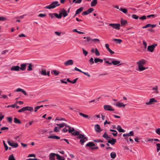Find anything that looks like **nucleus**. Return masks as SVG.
<instances>
[{
	"label": "nucleus",
	"instance_id": "1",
	"mask_svg": "<svg viewBox=\"0 0 160 160\" xmlns=\"http://www.w3.org/2000/svg\"><path fill=\"white\" fill-rule=\"evenodd\" d=\"M146 61L144 59H142L136 62L138 66V68L139 71L141 72L145 70L148 68H146L143 66V65L146 63Z\"/></svg>",
	"mask_w": 160,
	"mask_h": 160
},
{
	"label": "nucleus",
	"instance_id": "2",
	"mask_svg": "<svg viewBox=\"0 0 160 160\" xmlns=\"http://www.w3.org/2000/svg\"><path fill=\"white\" fill-rule=\"evenodd\" d=\"M60 5V4L59 3V2L58 1H54L52 2L50 5L48 6H46L44 7V8H47L48 9H50L52 8H54Z\"/></svg>",
	"mask_w": 160,
	"mask_h": 160
},
{
	"label": "nucleus",
	"instance_id": "3",
	"mask_svg": "<svg viewBox=\"0 0 160 160\" xmlns=\"http://www.w3.org/2000/svg\"><path fill=\"white\" fill-rule=\"evenodd\" d=\"M77 138L80 139V142L82 145H83L84 142L88 140L87 138L82 134H80L79 136H78Z\"/></svg>",
	"mask_w": 160,
	"mask_h": 160
},
{
	"label": "nucleus",
	"instance_id": "4",
	"mask_svg": "<svg viewBox=\"0 0 160 160\" xmlns=\"http://www.w3.org/2000/svg\"><path fill=\"white\" fill-rule=\"evenodd\" d=\"M157 46V44L156 43H154L151 45L149 46L148 47V50L151 52H152L154 49Z\"/></svg>",
	"mask_w": 160,
	"mask_h": 160
},
{
	"label": "nucleus",
	"instance_id": "5",
	"mask_svg": "<svg viewBox=\"0 0 160 160\" xmlns=\"http://www.w3.org/2000/svg\"><path fill=\"white\" fill-rule=\"evenodd\" d=\"M103 108L105 110L109 111H114V109L111 106L108 105H105L103 106Z\"/></svg>",
	"mask_w": 160,
	"mask_h": 160
},
{
	"label": "nucleus",
	"instance_id": "6",
	"mask_svg": "<svg viewBox=\"0 0 160 160\" xmlns=\"http://www.w3.org/2000/svg\"><path fill=\"white\" fill-rule=\"evenodd\" d=\"M109 25L112 27V28L117 29H120V25L119 23L113 24V23H110Z\"/></svg>",
	"mask_w": 160,
	"mask_h": 160
},
{
	"label": "nucleus",
	"instance_id": "7",
	"mask_svg": "<svg viewBox=\"0 0 160 160\" xmlns=\"http://www.w3.org/2000/svg\"><path fill=\"white\" fill-rule=\"evenodd\" d=\"M7 142L10 146L13 147L14 148H16L18 146V144L17 143H14L13 141L8 140Z\"/></svg>",
	"mask_w": 160,
	"mask_h": 160
},
{
	"label": "nucleus",
	"instance_id": "8",
	"mask_svg": "<svg viewBox=\"0 0 160 160\" xmlns=\"http://www.w3.org/2000/svg\"><path fill=\"white\" fill-rule=\"evenodd\" d=\"M60 14V15H61V17L62 15H63V16L64 17H66L68 15V14L67 12V11L64 8H62L61 9Z\"/></svg>",
	"mask_w": 160,
	"mask_h": 160
},
{
	"label": "nucleus",
	"instance_id": "9",
	"mask_svg": "<svg viewBox=\"0 0 160 160\" xmlns=\"http://www.w3.org/2000/svg\"><path fill=\"white\" fill-rule=\"evenodd\" d=\"M73 64V61L71 59L69 60L64 62V65L65 66L72 65Z\"/></svg>",
	"mask_w": 160,
	"mask_h": 160
},
{
	"label": "nucleus",
	"instance_id": "10",
	"mask_svg": "<svg viewBox=\"0 0 160 160\" xmlns=\"http://www.w3.org/2000/svg\"><path fill=\"white\" fill-rule=\"evenodd\" d=\"M20 67L18 66H13L11 68L12 71H18L20 70Z\"/></svg>",
	"mask_w": 160,
	"mask_h": 160
},
{
	"label": "nucleus",
	"instance_id": "11",
	"mask_svg": "<svg viewBox=\"0 0 160 160\" xmlns=\"http://www.w3.org/2000/svg\"><path fill=\"white\" fill-rule=\"evenodd\" d=\"M94 128L95 131L97 132H100L102 130L100 126L98 124H96L95 125Z\"/></svg>",
	"mask_w": 160,
	"mask_h": 160
},
{
	"label": "nucleus",
	"instance_id": "12",
	"mask_svg": "<svg viewBox=\"0 0 160 160\" xmlns=\"http://www.w3.org/2000/svg\"><path fill=\"white\" fill-rule=\"evenodd\" d=\"M27 65V63L21 64L20 65V69L22 71L25 70L26 68Z\"/></svg>",
	"mask_w": 160,
	"mask_h": 160
},
{
	"label": "nucleus",
	"instance_id": "13",
	"mask_svg": "<svg viewBox=\"0 0 160 160\" xmlns=\"http://www.w3.org/2000/svg\"><path fill=\"white\" fill-rule=\"evenodd\" d=\"M56 153H51L49 155V160H55V156Z\"/></svg>",
	"mask_w": 160,
	"mask_h": 160
},
{
	"label": "nucleus",
	"instance_id": "14",
	"mask_svg": "<svg viewBox=\"0 0 160 160\" xmlns=\"http://www.w3.org/2000/svg\"><path fill=\"white\" fill-rule=\"evenodd\" d=\"M116 142V139L113 138H112V140H109L108 141V143L111 144L112 145L114 144Z\"/></svg>",
	"mask_w": 160,
	"mask_h": 160
},
{
	"label": "nucleus",
	"instance_id": "15",
	"mask_svg": "<svg viewBox=\"0 0 160 160\" xmlns=\"http://www.w3.org/2000/svg\"><path fill=\"white\" fill-rule=\"evenodd\" d=\"M157 101H156L155 99L154 98H152L150 99L149 101L148 102H147L146 103V104L147 105H150L152 104V102H156Z\"/></svg>",
	"mask_w": 160,
	"mask_h": 160
},
{
	"label": "nucleus",
	"instance_id": "16",
	"mask_svg": "<svg viewBox=\"0 0 160 160\" xmlns=\"http://www.w3.org/2000/svg\"><path fill=\"white\" fill-rule=\"evenodd\" d=\"M47 72L45 69H42L41 71L40 72V74L42 75H47Z\"/></svg>",
	"mask_w": 160,
	"mask_h": 160
},
{
	"label": "nucleus",
	"instance_id": "17",
	"mask_svg": "<svg viewBox=\"0 0 160 160\" xmlns=\"http://www.w3.org/2000/svg\"><path fill=\"white\" fill-rule=\"evenodd\" d=\"M127 21L122 18L121 20V25L122 26H124L127 23Z\"/></svg>",
	"mask_w": 160,
	"mask_h": 160
},
{
	"label": "nucleus",
	"instance_id": "18",
	"mask_svg": "<svg viewBox=\"0 0 160 160\" xmlns=\"http://www.w3.org/2000/svg\"><path fill=\"white\" fill-rule=\"evenodd\" d=\"M116 129L119 132H125V130L122 129L120 125H118Z\"/></svg>",
	"mask_w": 160,
	"mask_h": 160
},
{
	"label": "nucleus",
	"instance_id": "19",
	"mask_svg": "<svg viewBox=\"0 0 160 160\" xmlns=\"http://www.w3.org/2000/svg\"><path fill=\"white\" fill-rule=\"evenodd\" d=\"M126 104H123L122 102L120 103L119 102H118L116 104V106L118 107H125L126 106Z\"/></svg>",
	"mask_w": 160,
	"mask_h": 160
},
{
	"label": "nucleus",
	"instance_id": "20",
	"mask_svg": "<svg viewBox=\"0 0 160 160\" xmlns=\"http://www.w3.org/2000/svg\"><path fill=\"white\" fill-rule=\"evenodd\" d=\"M84 9L83 7H81L78 9L76 12V14H78L80 13Z\"/></svg>",
	"mask_w": 160,
	"mask_h": 160
},
{
	"label": "nucleus",
	"instance_id": "21",
	"mask_svg": "<svg viewBox=\"0 0 160 160\" xmlns=\"http://www.w3.org/2000/svg\"><path fill=\"white\" fill-rule=\"evenodd\" d=\"M27 65H28V67L27 70L28 71H32V65L31 63H27Z\"/></svg>",
	"mask_w": 160,
	"mask_h": 160
},
{
	"label": "nucleus",
	"instance_id": "22",
	"mask_svg": "<svg viewBox=\"0 0 160 160\" xmlns=\"http://www.w3.org/2000/svg\"><path fill=\"white\" fill-rule=\"evenodd\" d=\"M103 60L102 59H100L98 58H94V62L95 63H97L98 62L102 63L103 62Z\"/></svg>",
	"mask_w": 160,
	"mask_h": 160
},
{
	"label": "nucleus",
	"instance_id": "23",
	"mask_svg": "<svg viewBox=\"0 0 160 160\" xmlns=\"http://www.w3.org/2000/svg\"><path fill=\"white\" fill-rule=\"evenodd\" d=\"M112 41L116 42V43L117 44H120L122 41L121 39H113Z\"/></svg>",
	"mask_w": 160,
	"mask_h": 160
},
{
	"label": "nucleus",
	"instance_id": "24",
	"mask_svg": "<svg viewBox=\"0 0 160 160\" xmlns=\"http://www.w3.org/2000/svg\"><path fill=\"white\" fill-rule=\"evenodd\" d=\"M48 138H52V139H59L60 138L58 137L57 136H52L50 135L48 137Z\"/></svg>",
	"mask_w": 160,
	"mask_h": 160
},
{
	"label": "nucleus",
	"instance_id": "25",
	"mask_svg": "<svg viewBox=\"0 0 160 160\" xmlns=\"http://www.w3.org/2000/svg\"><path fill=\"white\" fill-rule=\"evenodd\" d=\"M14 122L15 123L17 124H21V123L20 121L16 118H14Z\"/></svg>",
	"mask_w": 160,
	"mask_h": 160
},
{
	"label": "nucleus",
	"instance_id": "26",
	"mask_svg": "<svg viewBox=\"0 0 160 160\" xmlns=\"http://www.w3.org/2000/svg\"><path fill=\"white\" fill-rule=\"evenodd\" d=\"M97 3V0H93L91 2V6L93 7L95 6Z\"/></svg>",
	"mask_w": 160,
	"mask_h": 160
},
{
	"label": "nucleus",
	"instance_id": "27",
	"mask_svg": "<svg viewBox=\"0 0 160 160\" xmlns=\"http://www.w3.org/2000/svg\"><path fill=\"white\" fill-rule=\"evenodd\" d=\"M95 146V144L92 142H89L86 145V146L87 147H92Z\"/></svg>",
	"mask_w": 160,
	"mask_h": 160
},
{
	"label": "nucleus",
	"instance_id": "28",
	"mask_svg": "<svg viewBox=\"0 0 160 160\" xmlns=\"http://www.w3.org/2000/svg\"><path fill=\"white\" fill-rule=\"evenodd\" d=\"M110 156L112 158L114 159L116 157V153L114 152H111L110 154Z\"/></svg>",
	"mask_w": 160,
	"mask_h": 160
},
{
	"label": "nucleus",
	"instance_id": "29",
	"mask_svg": "<svg viewBox=\"0 0 160 160\" xmlns=\"http://www.w3.org/2000/svg\"><path fill=\"white\" fill-rule=\"evenodd\" d=\"M120 62L118 61L113 60L112 61V63L114 65H117L118 64H119Z\"/></svg>",
	"mask_w": 160,
	"mask_h": 160
},
{
	"label": "nucleus",
	"instance_id": "30",
	"mask_svg": "<svg viewBox=\"0 0 160 160\" xmlns=\"http://www.w3.org/2000/svg\"><path fill=\"white\" fill-rule=\"evenodd\" d=\"M53 74L56 76L58 75L59 73V72L55 70H54L51 71V73L52 74L53 73Z\"/></svg>",
	"mask_w": 160,
	"mask_h": 160
},
{
	"label": "nucleus",
	"instance_id": "31",
	"mask_svg": "<svg viewBox=\"0 0 160 160\" xmlns=\"http://www.w3.org/2000/svg\"><path fill=\"white\" fill-rule=\"evenodd\" d=\"M119 10L122 11L124 13H126L128 12L127 10L126 9L124 8H120Z\"/></svg>",
	"mask_w": 160,
	"mask_h": 160
},
{
	"label": "nucleus",
	"instance_id": "32",
	"mask_svg": "<svg viewBox=\"0 0 160 160\" xmlns=\"http://www.w3.org/2000/svg\"><path fill=\"white\" fill-rule=\"evenodd\" d=\"M26 110L30 111V112H32L33 110V108L27 106L26 107Z\"/></svg>",
	"mask_w": 160,
	"mask_h": 160
},
{
	"label": "nucleus",
	"instance_id": "33",
	"mask_svg": "<svg viewBox=\"0 0 160 160\" xmlns=\"http://www.w3.org/2000/svg\"><path fill=\"white\" fill-rule=\"evenodd\" d=\"M72 134L74 136H79V135L81 134H80L79 132H78L76 131H74V132L72 133Z\"/></svg>",
	"mask_w": 160,
	"mask_h": 160
},
{
	"label": "nucleus",
	"instance_id": "34",
	"mask_svg": "<svg viewBox=\"0 0 160 160\" xmlns=\"http://www.w3.org/2000/svg\"><path fill=\"white\" fill-rule=\"evenodd\" d=\"M110 131L115 132V133H112V134L114 136H117V132L116 130L111 129H110Z\"/></svg>",
	"mask_w": 160,
	"mask_h": 160
},
{
	"label": "nucleus",
	"instance_id": "35",
	"mask_svg": "<svg viewBox=\"0 0 160 160\" xmlns=\"http://www.w3.org/2000/svg\"><path fill=\"white\" fill-rule=\"evenodd\" d=\"M8 160H16L13 154L9 156Z\"/></svg>",
	"mask_w": 160,
	"mask_h": 160
},
{
	"label": "nucleus",
	"instance_id": "36",
	"mask_svg": "<svg viewBox=\"0 0 160 160\" xmlns=\"http://www.w3.org/2000/svg\"><path fill=\"white\" fill-rule=\"evenodd\" d=\"M75 131L74 129L73 128L70 127V128L68 129V132L70 133H71Z\"/></svg>",
	"mask_w": 160,
	"mask_h": 160
},
{
	"label": "nucleus",
	"instance_id": "37",
	"mask_svg": "<svg viewBox=\"0 0 160 160\" xmlns=\"http://www.w3.org/2000/svg\"><path fill=\"white\" fill-rule=\"evenodd\" d=\"M79 114L80 115V116H83V117L85 118H89V116L88 115H87L86 114H83L81 112H80L79 113Z\"/></svg>",
	"mask_w": 160,
	"mask_h": 160
},
{
	"label": "nucleus",
	"instance_id": "38",
	"mask_svg": "<svg viewBox=\"0 0 160 160\" xmlns=\"http://www.w3.org/2000/svg\"><path fill=\"white\" fill-rule=\"evenodd\" d=\"M54 16L55 17H56L57 18L60 19L61 18V15H60V14L59 13V14H58L57 13H54Z\"/></svg>",
	"mask_w": 160,
	"mask_h": 160
},
{
	"label": "nucleus",
	"instance_id": "39",
	"mask_svg": "<svg viewBox=\"0 0 160 160\" xmlns=\"http://www.w3.org/2000/svg\"><path fill=\"white\" fill-rule=\"evenodd\" d=\"M25 111H26V107L22 108L21 109L18 110V112H21Z\"/></svg>",
	"mask_w": 160,
	"mask_h": 160
},
{
	"label": "nucleus",
	"instance_id": "40",
	"mask_svg": "<svg viewBox=\"0 0 160 160\" xmlns=\"http://www.w3.org/2000/svg\"><path fill=\"white\" fill-rule=\"evenodd\" d=\"M157 151L158 152L160 150V144L157 143Z\"/></svg>",
	"mask_w": 160,
	"mask_h": 160
},
{
	"label": "nucleus",
	"instance_id": "41",
	"mask_svg": "<svg viewBox=\"0 0 160 160\" xmlns=\"http://www.w3.org/2000/svg\"><path fill=\"white\" fill-rule=\"evenodd\" d=\"M55 156L57 157V159L58 160H62V158L58 154H56Z\"/></svg>",
	"mask_w": 160,
	"mask_h": 160
},
{
	"label": "nucleus",
	"instance_id": "42",
	"mask_svg": "<svg viewBox=\"0 0 160 160\" xmlns=\"http://www.w3.org/2000/svg\"><path fill=\"white\" fill-rule=\"evenodd\" d=\"M152 90H155V92L156 93H158V87L157 86H155V87H153L152 88Z\"/></svg>",
	"mask_w": 160,
	"mask_h": 160
},
{
	"label": "nucleus",
	"instance_id": "43",
	"mask_svg": "<svg viewBox=\"0 0 160 160\" xmlns=\"http://www.w3.org/2000/svg\"><path fill=\"white\" fill-rule=\"evenodd\" d=\"M95 54L97 56H99L100 55V53L99 52L98 49L97 48H95Z\"/></svg>",
	"mask_w": 160,
	"mask_h": 160
},
{
	"label": "nucleus",
	"instance_id": "44",
	"mask_svg": "<svg viewBox=\"0 0 160 160\" xmlns=\"http://www.w3.org/2000/svg\"><path fill=\"white\" fill-rule=\"evenodd\" d=\"M134 135V132L133 131H131L129 133L127 134V136H132Z\"/></svg>",
	"mask_w": 160,
	"mask_h": 160
},
{
	"label": "nucleus",
	"instance_id": "45",
	"mask_svg": "<svg viewBox=\"0 0 160 160\" xmlns=\"http://www.w3.org/2000/svg\"><path fill=\"white\" fill-rule=\"evenodd\" d=\"M56 125L59 126V127L60 128H61L62 127H63L65 125V123H63L61 124H56Z\"/></svg>",
	"mask_w": 160,
	"mask_h": 160
},
{
	"label": "nucleus",
	"instance_id": "46",
	"mask_svg": "<svg viewBox=\"0 0 160 160\" xmlns=\"http://www.w3.org/2000/svg\"><path fill=\"white\" fill-rule=\"evenodd\" d=\"M3 142L4 146L5 148V150L7 151L8 149V146H7V145H6V144L5 143V142L4 141H3Z\"/></svg>",
	"mask_w": 160,
	"mask_h": 160
},
{
	"label": "nucleus",
	"instance_id": "47",
	"mask_svg": "<svg viewBox=\"0 0 160 160\" xmlns=\"http://www.w3.org/2000/svg\"><path fill=\"white\" fill-rule=\"evenodd\" d=\"M60 131L59 128L58 127H56L54 129V132H58Z\"/></svg>",
	"mask_w": 160,
	"mask_h": 160
},
{
	"label": "nucleus",
	"instance_id": "48",
	"mask_svg": "<svg viewBox=\"0 0 160 160\" xmlns=\"http://www.w3.org/2000/svg\"><path fill=\"white\" fill-rule=\"evenodd\" d=\"M89 62L91 65H92L94 63V62L93 61V59L92 58H91L89 60Z\"/></svg>",
	"mask_w": 160,
	"mask_h": 160
},
{
	"label": "nucleus",
	"instance_id": "49",
	"mask_svg": "<svg viewBox=\"0 0 160 160\" xmlns=\"http://www.w3.org/2000/svg\"><path fill=\"white\" fill-rule=\"evenodd\" d=\"M132 17L135 19H137L139 18V17L135 14H133Z\"/></svg>",
	"mask_w": 160,
	"mask_h": 160
},
{
	"label": "nucleus",
	"instance_id": "50",
	"mask_svg": "<svg viewBox=\"0 0 160 160\" xmlns=\"http://www.w3.org/2000/svg\"><path fill=\"white\" fill-rule=\"evenodd\" d=\"M12 118L11 117H8L7 118V120L9 123H11L12 121Z\"/></svg>",
	"mask_w": 160,
	"mask_h": 160
},
{
	"label": "nucleus",
	"instance_id": "51",
	"mask_svg": "<svg viewBox=\"0 0 160 160\" xmlns=\"http://www.w3.org/2000/svg\"><path fill=\"white\" fill-rule=\"evenodd\" d=\"M82 50L83 51V54L85 55V56H87V54H88V52L87 51L85 50H84L83 48H82Z\"/></svg>",
	"mask_w": 160,
	"mask_h": 160
},
{
	"label": "nucleus",
	"instance_id": "52",
	"mask_svg": "<svg viewBox=\"0 0 160 160\" xmlns=\"http://www.w3.org/2000/svg\"><path fill=\"white\" fill-rule=\"evenodd\" d=\"M93 141L95 142H103V141L102 140L100 139H98V140H93Z\"/></svg>",
	"mask_w": 160,
	"mask_h": 160
},
{
	"label": "nucleus",
	"instance_id": "53",
	"mask_svg": "<svg viewBox=\"0 0 160 160\" xmlns=\"http://www.w3.org/2000/svg\"><path fill=\"white\" fill-rule=\"evenodd\" d=\"M102 137L104 138H105L106 140H109V139L110 138L107 135H102Z\"/></svg>",
	"mask_w": 160,
	"mask_h": 160
},
{
	"label": "nucleus",
	"instance_id": "54",
	"mask_svg": "<svg viewBox=\"0 0 160 160\" xmlns=\"http://www.w3.org/2000/svg\"><path fill=\"white\" fill-rule=\"evenodd\" d=\"M46 14L40 13L38 15V16L41 18H43L46 16Z\"/></svg>",
	"mask_w": 160,
	"mask_h": 160
},
{
	"label": "nucleus",
	"instance_id": "55",
	"mask_svg": "<svg viewBox=\"0 0 160 160\" xmlns=\"http://www.w3.org/2000/svg\"><path fill=\"white\" fill-rule=\"evenodd\" d=\"M88 10L89 13H90L94 11V9L93 8H89Z\"/></svg>",
	"mask_w": 160,
	"mask_h": 160
},
{
	"label": "nucleus",
	"instance_id": "56",
	"mask_svg": "<svg viewBox=\"0 0 160 160\" xmlns=\"http://www.w3.org/2000/svg\"><path fill=\"white\" fill-rule=\"evenodd\" d=\"M89 14V12L88 11V10H87L86 11L83 12L82 13V15H88Z\"/></svg>",
	"mask_w": 160,
	"mask_h": 160
},
{
	"label": "nucleus",
	"instance_id": "57",
	"mask_svg": "<svg viewBox=\"0 0 160 160\" xmlns=\"http://www.w3.org/2000/svg\"><path fill=\"white\" fill-rule=\"evenodd\" d=\"M139 18L140 19H141V20H145V19H146L147 18H146V16L143 15L142 16V17H141L140 18Z\"/></svg>",
	"mask_w": 160,
	"mask_h": 160
},
{
	"label": "nucleus",
	"instance_id": "58",
	"mask_svg": "<svg viewBox=\"0 0 160 160\" xmlns=\"http://www.w3.org/2000/svg\"><path fill=\"white\" fill-rule=\"evenodd\" d=\"M48 15L51 18H54V13H49L48 14Z\"/></svg>",
	"mask_w": 160,
	"mask_h": 160
},
{
	"label": "nucleus",
	"instance_id": "59",
	"mask_svg": "<svg viewBox=\"0 0 160 160\" xmlns=\"http://www.w3.org/2000/svg\"><path fill=\"white\" fill-rule=\"evenodd\" d=\"M65 120V119L64 118H59L58 117L56 118L55 119V121H56L57 120L62 121V120Z\"/></svg>",
	"mask_w": 160,
	"mask_h": 160
},
{
	"label": "nucleus",
	"instance_id": "60",
	"mask_svg": "<svg viewBox=\"0 0 160 160\" xmlns=\"http://www.w3.org/2000/svg\"><path fill=\"white\" fill-rule=\"evenodd\" d=\"M156 132L157 133L160 135V128H158L156 129Z\"/></svg>",
	"mask_w": 160,
	"mask_h": 160
},
{
	"label": "nucleus",
	"instance_id": "61",
	"mask_svg": "<svg viewBox=\"0 0 160 160\" xmlns=\"http://www.w3.org/2000/svg\"><path fill=\"white\" fill-rule=\"evenodd\" d=\"M150 24H148L142 27V28H145L150 27Z\"/></svg>",
	"mask_w": 160,
	"mask_h": 160
},
{
	"label": "nucleus",
	"instance_id": "62",
	"mask_svg": "<svg viewBox=\"0 0 160 160\" xmlns=\"http://www.w3.org/2000/svg\"><path fill=\"white\" fill-rule=\"evenodd\" d=\"M7 18L3 17H0V21H4L6 20Z\"/></svg>",
	"mask_w": 160,
	"mask_h": 160
},
{
	"label": "nucleus",
	"instance_id": "63",
	"mask_svg": "<svg viewBox=\"0 0 160 160\" xmlns=\"http://www.w3.org/2000/svg\"><path fill=\"white\" fill-rule=\"evenodd\" d=\"M55 34L58 36H60L61 35V32H59L57 31H56L54 32Z\"/></svg>",
	"mask_w": 160,
	"mask_h": 160
},
{
	"label": "nucleus",
	"instance_id": "64",
	"mask_svg": "<svg viewBox=\"0 0 160 160\" xmlns=\"http://www.w3.org/2000/svg\"><path fill=\"white\" fill-rule=\"evenodd\" d=\"M111 54H113L114 53V52L112 51L110 48L107 50Z\"/></svg>",
	"mask_w": 160,
	"mask_h": 160
}]
</instances>
